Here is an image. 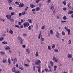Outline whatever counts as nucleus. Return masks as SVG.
<instances>
[{"label":"nucleus","instance_id":"obj_40","mask_svg":"<svg viewBox=\"0 0 73 73\" xmlns=\"http://www.w3.org/2000/svg\"><path fill=\"white\" fill-rule=\"evenodd\" d=\"M36 70L35 67V66H33V71H35Z\"/></svg>","mask_w":73,"mask_h":73},{"label":"nucleus","instance_id":"obj_25","mask_svg":"<svg viewBox=\"0 0 73 73\" xmlns=\"http://www.w3.org/2000/svg\"><path fill=\"white\" fill-rule=\"evenodd\" d=\"M73 13V11H69L68 12V14H72V13Z\"/></svg>","mask_w":73,"mask_h":73},{"label":"nucleus","instance_id":"obj_6","mask_svg":"<svg viewBox=\"0 0 73 73\" xmlns=\"http://www.w3.org/2000/svg\"><path fill=\"white\" fill-rule=\"evenodd\" d=\"M4 48L5 49L7 50H10V49H11V48L9 46H7V47H5Z\"/></svg>","mask_w":73,"mask_h":73},{"label":"nucleus","instance_id":"obj_59","mask_svg":"<svg viewBox=\"0 0 73 73\" xmlns=\"http://www.w3.org/2000/svg\"><path fill=\"white\" fill-rule=\"evenodd\" d=\"M55 35L57 37V38H60V36L59 35Z\"/></svg>","mask_w":73,"mask_h":73},{"label":"nucleus","instance_id":"obj_20","mask_svg":"<svg viewBox=\"0 0 73 73\" xmlns=\"http://www.w3.org/2000/svg\"><path fill=\"white\" fill-rule=\"evenodd\" d=\"M50 32L51 35H53V31L52 30H50Z\"/></svg>","mask_w":73,"mask_h":73},{"label":"nucleus","instance_id":"obj_48","mask_svg":"<svg viewBox=\"0 0 73 73\" xmlns=\"http://www.w3.org/2000/svg\"><path fill=\"white\" fill-rule=\"evenodd\" d=\"M28 28L29 30H31V26H29L28 27Z\"/></svg>","mask_w":73,"mask_h":73},{"label":"nucleus","instance_id":"obj_9","mask_svg":"<svg viewBox=\"0 0 73 73\" xmlns=\"http://www.w3.org/2000/svg\"><path fill=\"white\" fill-rule=\"evenodd\" d=\"M50 63L51 64L52 67H53V65H54V63H53V61H50Z\"/></svg>","mask_w":73,"mask_h":73},{"label":"nucleus","instance_id":"obj_23","mask_svg":"<svg viewBox=\"0 0 73 73\" xmlns=\"http://www.w3.org/2000/svg\"><path fill=\"white\" fill-rule=\"evenodd\" d=\"M51 3V0H48L47 1V4H49Z\"/></svg>","mask_w":73,"mask_h":73},{"label":"nucleus","instance_id":"obj_2","mask_svg":"<svg viewBox=\"0 0 73 73\" xmlns=\"http://www.w3.org/2000/svg\"><path fill=\"white\" fill-rule=\"evenodd\" d=\"M52 60L54 62H56L57 63L58 62V59H57L56 57H55V56H53V57Z\"/></svg>","mask_w":73,"mask_h":73},{"label":"nucleus","instance_id":"obj_57","mask_svg":"<svg viewBox=\"0 0 73 73\" xmlns=\"http://www.w3.org/2000/svg\"><path fill=\"white\" fill-rule=\"evenodd\" d=\"M22 23L20 22H18V24L19 25H21V23Z\"/></svg>","mask_w":73,"mask_h":73},{"label":"nucleus","instance_id":"obj_31","mask_svg":"<svg viewBox=\"0 0 73 73\" xmlns=\"http://www.w3.org/2000/svg\"><path fill=\"white\" fill-rule=\"evenodd\" d=\"M22 13L23 15H25V14H27V12L24 11Z\"/></svg>","mask_w":73,"mask_h":73},{"label":"nucleus","instance_id":"obj_32","mask_svg":"<svg viewBox=\"0 0 73 73\" xmlns=\"http://www.w3.org/2000/svg\"><path fill=\"white\" fill-rule=\"evenodd\" d=\"M36 57H38V52H36L35 54Z\"/></svg>","mask_w":73,"mask_h":73},{"label":"nucleus","instance_id":"obj_30","mask_svg":"<svg viewBox=\"0 0 73 73\" xmlns=\"http://www.w3.org/2000/svg\"><path fill=\"white\" fill-rule=\"evenodd\" d=\"M12 1H13V0H8V2L9 3H11Z\"/></svg>","mask_w":73,"mask_h":73},{"label":"nucleus","instance_id":"obj_11","mask_svg":"<svg viewBox=\"0 0 73 73\" xmlns=\"http://www.w3.org/2000/svg\"><path fill=\"white\" fill-rule=\"evenodd\" d=\"M24 6V4L23 3H20L19 5V7H23V6Z\"/></svg>","mask_w":73,"mask_h":73},{"label":"nucleus","instance_id":"obj_45","mask_svg":"<svg viewBox=\"0 0 73 73\" xmlns=\"http://www.w3.org/2000/svg\"><path fill=\"white\" fill-rule=\"evenodd\" d=\"M41 40L42 41H44V38H42V37H41Z\"/></svg>","mask_w":73,"mask_h":73},{"label":"nucleus","instance_id":"obj_33","mask_svg":"<svg viewBox=\"0 0 73 73\" xmlns=\"http://www.w3.org/2000/svg\"><path fill=\"white\" fill-rule=\"evenodd\" d=\"M54 50L55 52H58V50L57 49H55Z\"/></svg>","mask_w":73,"mask_h":73},{"label":"nucleus","instance_id":"obj_16","mask_svg":"<svg viewBox=\"0 0 73 73\" xmlns=\"http://www.w3.org/2000/svg\"><path fill=\"white\" fill-rule=\"evenodd\" d=\"M9 32L10 34H13V31L12 29H10L9 31Z\"/></svg>","mask_w":73,"mask_h":73},{"label":"nucleus","instance_id":"obj_8","mask_svg":"<svg viewBox=\"0 0 73 73\" xmlns=\"http://www.w3.org/2000/svg\"><path fill=\"white\" fill-rule=\"evenodd\" d=\"M30 7L31 8H34L35 7L34 5L32 4H31L30 5Z\"/></svg>","mask_w":73,"mask_h":73},{"label":"nucleus","instance_id":"obj_13","mask_svg":"<svg viewBox=\"0 0 73 73\" xmlns=\"http://www.w3.org/2000/svg\"><path fill=\"white\" fill-rule=\"evenodd\" d=\"M62 19H63V20H67V19H68V18L66 17V16L65 15H64Z\"/></svg>","mask_w":73,"mask_h":73},{"label":"nucleus","instance_id":"obj_3","mask_svg":"<svg viewBox=\"0 0 73 73\" xmlns=\"http://www.w3.org/2000/svg\"><path fill=\"white\" fill-rule=\"evenodd\" d=\"M29 25V23L28 22H26L23 24V26L25 27H28Z\"/></svg>","mask_w":73,"mask_h":73},{"label":"nucleus","instance_id":"obj_35","mask_svg":"<svg viewBox=\"0 0 73 73\" xmlns=\"http://www.w3.org/2000/svg\"><path fill=\"white\" fill-rule=\"evenodd\" d=\"M52 49H55V44H52Z\"/></svg>","mask_w":73,"mask_h":73},{"label":"nucleus","instance_id":"obj_47","mask_svg":"<svg viewBox=\"0 0 73 73\" xmlns=\"http://www.w3.org/2000/svg\"><path fill=\"white\" fill-rule=\"evenodd\" d=\"M62 35H64V36L65 35V32L64 31L62 32Z\"/></svg>","mask_w":73,"mask_h":73},{"label":"nucleus","instance_id":"obj_61","mask_svg":"<svg viewBox=\"0 0 73 73\" xmlns=\"http://www.w3.org/2000/svg\"><path fill=\"white\" fill-rule=\"evenodd\" d=\"M71 44V40H70L68 41V44Z\"/></svg>","mask_w":73,"mask_h":73},{"label":"nucleus","instance_id":"obj_1","mask_svg":"<svg viewBox=\"0 0 73 73\" xmlns=\"http://www.w3.org/2000/svg\"><path fill=\"white\" fill-rule=\"evenodd\" d=\"M17 39L19 42L20 44H23L24 41L23 40L22 38L20 36H18L17 37Z\"/></svg>","mask_w":73,"mask_h":73},{"label":"nucleus","instance_id":"obj_18","mask_svg":"<svg viewBox=\"0 0 73 73\" xmlns=\"http://www.w3.org/2000/svg\"><path fill=\"white\" fill-rule=\"evenodd\" d=\"M2 44H4V45H7V44H8V43L7 42H5V41H3L2 42Z\"/></svg>","mask_w":73,"mask_h":73},{"label":"nucleus","instance_id":"obj_42","mask_svg":"<svg viewBox=\"0 0 73 73\" xmlns=\"http://www.w3.org/2000/svg\"><path fill=\"white\" fill-rule=\"evenodd\" d=\"M45 25H44L43 26H42L41 27L42 29H45Z\"/></svg>","mask_w":73,"mask_h":73},{"label":"nucleus","instance_id":"obj_51","mask_svg":"<svg viewBox=\"0 0 73 73\" xmlns=\"http://www.w3.org/2000/svg\"><path fill=\"white\" fill-rule=\"evenodd\" d=\"M56 10H54L53 11V13H54V14L56 13Z\"/></svg>","mask_w":73,"mask_h":73},{"label":"nucleus","instance_id":"obj_52","mask_svg":"<svg viewBox=\"0 0 73 73\" xmlns=\"http://www.w3.org/2000/svg\"><path fill=\"white\" fill-rule=\"evenodd\" d=\"M15 73H20V72L19 71H15Z\"/></svg>","mask_w":73,"mask_h":73},{"label":"nucleus","instance_id":"obj_54","mask_svg":"<svg viewBox=\"0 0 73 73\" xmlns=\"http://www.w3.org/2000/svg\"><path fill=\"white\" fill-rule=\"evenodd\" d=\"M40 2V0H36V3H38Z\"/></svg>","mask_w":73,"mask_h":73},{"label":"nucleus","instance_id":"obj_21","mask_svg":"<svg viewBox=\"0 0 73 73\" xmlns=\"http://www.w3.org/2000/svg\"><path fill=\"white\" fill-rule=\"evenodd\" d=\"M10 14L12 16H13L14 15H15V12H11L10 13Z\"/></svg>","mask_w":73,"mask_h":73},{"label":"nucleus","instance_id":"obj_46","mask_svg":"<svg viewBox=\"0 0 73 73\" xmlns=\"http://www.w3.org/2000/svg\"><path fill=\"white\" fill-rule=\"evenodd\" d=\"M35 63L36 65H39V63L38 62H37L36 61L35 62Z\"/></svg>","mask_w":73,"mask_h":73},{"label":"nucleus","instance_id":"obj_50","mask_svg":"<svg viewBox=\"0 0 73 73\" xmlns=\"http://www.w3.org/2000/svg\"><path fill=\"white\" fill-rule=\"evenodd\" d=\"M9 9L10 10L12 11V10L13 9H12V7H9Z\"/></svg>","mask_w":73,"mask_h":73},{"label":"nucleus","instance_id":"obj_41","mask_svg":"<svg viewBox=\"0 0 73 73\" xmlns=\"http://www.w3.org/2000/svg\"><path fill=\"white\" fill-rule=\"evenodd\" d=\"M24 65L26 67H28L29 66V65L27 64H24Z\"/></svg>","mask_w":73,"mask_h":73},{"label":"nucleus","instance_id":"obj_26","mask_svg":"<svg viewBox=\"0 0 73 73\" xmlns=\"http://www.w3.org/2000/svg\"><path fill=\"white\" fill-rule=\"evenodd\" d=\"M26 52H27V53H28V54H29V53H30V52H29L30 51H29V49H27L26 50Z\"/></svg>","mask_w":73,"mask_h":73},{"label":"nucleus","instance_id":"obj_56","mask_svg":"<svg viewBox=\"0 0 73 73\" xmlns=\"http://www.w3.org/2000/svg\"><path fill=\"white\" fill-rule=\"evenodd\" d=\"M48 67L50 69V72H52V70H51V68L50 67V66H48Z\"/></svg>","mask_w":73,"mask_h":73},{"label":"nucleus","instance_id":"obj_62","mask_svg":"<svg viewBox=\"0 0 73 73\" xmlns=\"http://www.w3.org/2000/svg\"><path fill=\"white\" fill-rule=\"evenodd\" d=\"M56 35H60V33H58V31H57L56 32Z\"/></svg>","mask_w":73,"mask_h":73},{"label":"nucleus","instance_id":"obj_63","mask_svg":"<svg viewBox=\"0 0 73 73\" xmlns=\"http://www.w3.org/2000/svg\"><path fill=\"white\" fill-rule=\"evenodd\" d=\"M59 65L60 66H62V64H61V63H60L59 64Z\"/></svg>","mask_w":73,"mask_h":73},{"label":"nucleus","instance_id":"obj_49","mask_svg":"<svg viewBox=\"0 0 73 73\" xmlns=\"http://www.w3.org/2000/svg\"><path fill=\"white\" fill-rule=\"evenodd\" d=\"M15 27L16 28H20V27L18 25H15Z\"/></svg>","mask_w":73,"mask_h":73},{"label":"nucleus","instance_id":"obj_7","mask_svg":"<svg viewBox=\"0 0 73 73\" xmlns=\"http://www.w3.org/2000/svg\"><path fill=\"white\" fill-rule=\"evenodd\" d=\"M50 8L51 10H53L54 9V6L53 5H52L50 6Z\"/></svg>","mask_w":73,"mask_h":73},{"label":"nucleus","instance_id":"obj_12","mask_svg":"<svg viewBox=\"0 0 73 73\" xmlns=\"http://www.w3.org/2000/svg\"><path fill=\"white\" fill-rule=\"evenodd\" d=\"M8 63H9L8 64V65H9L11 64V60H10V58H9L8 59Z\"/></svg>","mask_w":73,"mask_h":73},{"label":"nucleus","instance_id":"obj_15","mask_svg":"<svg viewBox=\"0 0 73 73\" xmlns=\"http://www.w3.org/2000/svg\"><path fill=\"white\" fill-rule=\"evenodd\" d=\"M41 31H40V34H39V37L38 38V39H40V38H41Z\"/></svg>","mask_w":73,"mask_h":73},{"label":"nucleus","instance_id":"obj_24","mask_svg":"<svg viewBox=\"0 0 73 73\" xmlns=\"http://www.w3.org/2000/svg\"><path fill=\"white\" fill-rule=\"evenodd\" d=\"M28 21L29 23H32V21L30 19H28Z\"/></svg>","mask_w":73,"mask_h":73},{"label":"nucleus","instance_id":"obj_4","mask_svg":"<svg viewBox=\"0 0 73 73\" xmlns=\"http://www.w3.org/2000/svg\"><path fill=\"white\" fill-rule=\"evenodd\" d=\"M72 57L73 56H72V55L71 54H69L67 55V58L69 59H70V58H72Z\"/></svg>","mask_w":73,"mask_h":73},{"label":"nucleus","instance_id":"obj_27","mask_svg":"<svg viewBox=\"0 0 73 73\" xmlns=\"http://www.w3.org/2000/svg\"><path fill=\"white\" fill-rule=\"evenodd\" d=\"M0 20L1 21H3V22H5V20L4 19H1Z\"/></svg>","mask_w":73,"mask_h":73},{"label":"nucleus","instance_id":"obj_58","mask_svg":"<svg viewBox=\"0 0 73 73\" xmlns=\"http://www.w3.org/2000/svg\"><path fill=\"white\" fill-rule=\"evenodd\" d=\"M22 46L23 47V48H25V47H26V46L25 45H23Z\"/></svg>","mask_w":73,"mask_h":73},{"label":"nucleus","instance_id":"obj_5","mask_svg":"<svg viewBox=\"0 0 73 73\" xmlns=\"http://www.w3.org/2000/svg\"><path fill=\"white\" fill-rule=\"evenodd\" d=\"M11 17L12 16L11 15H6V17L8 19H10L11 18Z\"/></svg>","mask_w":73,"mask_h":73},{"label":"nucleus","instance_id":"obj_38","mask_svg":"<svg viewBox=\"0 0 73 73\" xmlns=\"http://www.w3.org/2000/svg\"><path fill=\"white\" fill-rule=\"evenodd\" d=\"M62 3L64 6L66 5V2L65 1L63 2Z\"/></svg>","mask_w":73,"mask_h":73},{"label":"nucleus","instance_id":"obj_39","mask_svg":"<svg viewBox=\"0 0 73 73\" xmlns=\"http://www.w3.org/2000/svg\"><path fill=\"white\" fill-rule=\"evenodd\" d=\"M28 6L26 7L24 9L25 11H27V9H28Z\"/></svg>","mask_w":73,"mask_h":73},{"label":"nucleus","instance_id":"obj_17","mask_svg":"<svg viewBox=\"0 0 73 73\" xmlns=\"http://www.w3.org/2000/svg\"><path fill=\"white\" fill-rule=\"evenodd\" d=\"M38 71L39 72V73H41V67H39V69H38Z\"/></svg>","mask_w":73,"mask_h":73},{"label":"nucleus","instance_id":"obj_29","mask_svg":"<svg viewBox=\"0 0 73 73\" xmlns=\"http://www.w3.org/2000/svg\"><path fill=\"white\" fill-rule=\"evenodd\" d=\"M9 21H11V22H12V23H13V22H14V20L12 19H11L9 20Z\"/></svg>","mask_w":73,"mask_h":73},{"label":"nucleus","instance_id":"obj_28","mask_svg":"<svg viewBox=\"0 0 73 73\" xmlns=\"http://www.w3.org/2000/svg\"><path fill=\"white\" fill-rule=\"evenodd\" d=\"M4 39V37L0 38V41H3V40Z\"/></svg>","mask_w":73,"mask_h":73},{"label":"nucleus","instance_id":"obj_60","mask_svg":"<svg viewBox=\"0 0 73 73\" xmlns=\"http://www.w3.org/2000/svg\"><path fill=\"white\" fill-rule=\"evenodd\" d=\"M15 4H17V5H19V3L18 2H16L15 3Z\"/></svg>","mask_w":73,"mask_h":73},{"label":"nucleus","instance_id":"obj_44","mask_svg":"<svg viewBox=\"0 0 73 73\" xmlns=\"http://www.w3.org/2000/svg\"><path fill=\"white\" fill-rule=\"evenodd\" d=\"M3 63H6L7 62V61L4 59H3Z\"/></svg>","mask_w":73,"mask_h":73},{"label":"nucleus","instance_id":"obj_36","mask_svg":"<svg viewBox=\"0 0 73 73\" xmlns=\"http://www.w3.org/2000/svg\"><path fill=\"white\" fill-rule=\"evenodd\" d=\"M67 6L69 8H71V6H70V4L68 3Z\"/></svg>","mask_w":73,"mask_h":73},{"label":"nucleus","instance_id":"obj_10","mask_svg":"<svg viewBox=\"0 0 73 73\" xmlns=\"http://www.w3.org/2000/svg\"><path fill=\"white\" fill-rule=\"evenodd\" d=\"M16 68L15 67H14L12 68V72H16Z\"/></svg>","mask_w":73,"mask_h":73},{"label":"nucleus","instance_id":"obj_43","mask_svg":"<svg viewBox=\"0 0 73 73\" xmlns=\"http://www.w3.org/2000/svg\"><path fill=\"white\" fill-rule=\"evenodd\" d=\"M37 62L39 64H41V61L39 60H37Z\"/></svg>","mask_w":73,"mask_h":73},{"label":"nucleus","instance_id":"obj_55","mask_svg":"<svg viewBox=\"0 0 73 73\" xmlns=\"http://www.w3.org/2000/svg\"><path fill=\"white\" fill-rule=\"evenodd\" d=\"M48 49H49V50H51V48H50V46H48Z\"/></svg>","mask_w":73,"mask_h":73},{"label":"nucleus","instance_id":"obj_22","mask_svg":"<svg viewBox=\"0 0 73 73\" xmlns=\"http://www.w3.org/2000/svg\"><path fill=\"white\" fill-rule=\"evenodd\" d=\"M0 53L2 55H5V52L3 51H1Z\"/></svg>","mask_w":73,"mask_h":73},{"label":"nucleus","instance_id":"obj_19","mask_svg":"<svg viewBox=\"0 0 73 73\" xmlns=\"http://www.w3.org/2000/svg\"><path fill=\"white\" fill-rule=\"evenodd\" d=\"M40 10V8L39 7H37L36 8V11H38Z\"/></svg>","mask_w":73,"mask_h":73},{"label":"nucleus","instance_id":"obj_14","mask_svg":"<svg viewBox=\"0 0 73 73\" xmlns=\"http://www.w3.org/2000/svg\"><path fill=\"white\" fill-rule=\"evenodd\" d=\"M54 72H56V69H57V66H54Z\"/></svg>","mask_w":73,"mask_h":73},{"label":"nucleus","instance_id":"obj_34","mask_svg":"<svg viewBox=\"0 0 73 73\" xmlns=\"http://www.w3.org/2000/svg\"><path fill=\"white\" fill-rule=\"evenodd\" d=\"M67 21H61V23H62L63 24L64 23H66Z\"/></svg>","mask_w":73,"mask_h":73},{"label":"nucleus","instance_id":"obj_53","mask_svg":"<svg viewBox=\"0 0 73 73\" xmlns=\"http://www.w3.org/2000/svg\"><path fill=\"white\" fill-rule=\"evenodd\" d=\"M63 10H64V11H66V7L63 8Z\"/></svg>","mask_w":73,"mask_h":73},{"label":"nucleus","instance_id":"obj_64","mask_svg":"<svg viewBox=\"0 0 73 73\" xmlns=\"http://www.w3.org/2000/svg\"><path fill=\"white\" fill-rule=\"evenodd\" d=\"M2 36H3V37H5L6 36V34H2Z\"/></svg>","mask_w":73,"mask_h":73},{"label":"nucleus","instance_id":"obj_37","mask_svg":"<svg viewBox=\"0 0 73 73\" xmlns=\"http://www.w3.org/2000/svg\"><path fill=\"white\" fill-rule=\"evenodd\" d=\"M16 60V58H15L14 60L13 61V64H15L16 63V60Z\"/></svg>","mask_w":73,"mask_h":73}]
</instances>
